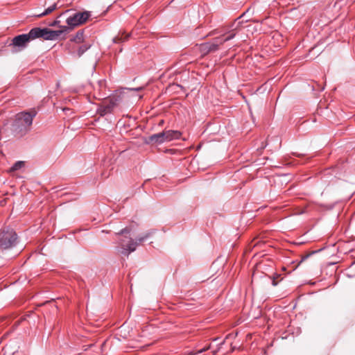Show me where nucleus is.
<instances>
[{
	"label": "nucleus",
	"instance_id": "obj_1",
	"mask_svg": "<svg viewBox=\"0 0 355 355\" xmlns=\"http://www.w3.org/2000/svg\"><path fill=\"white\" fill-rule=\"evenodd\" d=\"M130 228L125 227L117 233L119 235L124 236V239H121L119 242L122 249L121 253L124 255H129L131 252H134L139 245L146 241L153 234V232L150 231L138 236L136 240H133L131 237L128 238L125 236V234H130Z\"/></svg>",
	"mask_w": 355,
	"mask_h": 355
},
{
	"label": "nucleus",
	"instance_id": "obj_2",
	"mask_svg": "<svg viewBox=\"0 0 355 355\" xmlns=\"http://www.w3.org/2000/svg\"><path fill=\"white\" fill-rule=\"evenodd\" d=\"M37 114V112L34 108L30 111L17 113L12 125L13 130L20 133L21 135L26 134L31 130L33 119Z\"/></svg>",
	"mask_w": 355,
	"mask_h": 355
},
{
	"label": "nucleus",
	"instance_id": "obj_3",
	"mask_svg": "<svg viewBox=\"0 0 355 355\" xmlns=\"http://www.w3.org/2000/svg\"><path fill=\"white\" fill-rule=\"evenodd\" d=\"M17 235L13 229L3 228L0 230V248L6 250L16 245Z\"/></svg>",
	"mask_w": 355,
	"mask_h": 355
},
{
	"label": "nucleus",
	"instance_id": "obj_4",
	"mask_svg": "<svg viewBox=\"0 0 355 355\" xmlns=\"http://www.w3.org/2000/svg\"><path fill=\"white\" fill-rule=\"evenodd\" d=\"M182 134L180 131L168 130L163 132L152 135L149 137L151 142L156 144H162L167 141L178 139L180 138Z\"/></svg>",
	"mask_w": 355,
	"mask_h": 355
},
{
	"label": "nucleus",
	"instance_id": "obj_5",
	"mask_svg": "<svg viewBox=\"0 0 355 355\" xmlns=\"http://www.w3.org/2000/svg\"><path fill=\"white\" fill-rule=\"evenodd\" d=\"M30 43L27 33L21 34L14 37L8 46L12 48L13 52H19L24 50Z\"/></svg>",
	"mask_w": 355,
	"mask_h": 355
},
{
	"label": "nucleus",
	"instance_id": "obj_6",
	"mask_svg": "<svg viewBox=\"0 0 355 355\" xmlns=\"http://www.w3.org/2000/svg\"><path fill=\"white\" fill-rule=\"evenodd\" d=\"M90 12L85 11L83 12H76L72 16H70L67 19V27L69 28V31L74 27L83 24L85 23L90 17Z\"/></svg>",
	"mask_w": 355,
	"mask_h": 355
},
{
	"label": "nucleus",
	"instance_id": "obj_7",
	"mask_svg": "<svg viewBox=\"0 0 355 355\" xmlns=\"http://www.w3.org/2000/svg\"><path fill=\"white\" fill-rule=\"evenodd\" d=\"M119 98L112 97L107 100L104 101L97 109V113L101 116L113 112L114 109L118 105Z\"/></svg>",
	"mask_w": 355,
	"mask_h": 355
},
{
	"label": "nucleus",
	"instance_id": "obj_8",
	"mask_svg": "<svg viewBox=\"0 0 355 355\" xmlns=\"http://www.w3.org/2000/svg\"><path fill=\"white\" fill-rule=\"evenodd\" d=\"M69 32V28L66 26H60V29L53 31L48 28H44V40H55L62 34H66Z\"/></svg>",
	"mask_w": 355,
	"mask_h": 355
},
{
	"label": "nucleus",
	"instance_id": "obj_9",
	"mask_svg": "<svg viewBox=\"0 0 355 355\" xmlns=\"http://www.w3.org/2000/svg\"><path fill=\"white\" fill-rule=\"evenodd\" d=\"M220 45H221V43L218 42V37H216L211 42H206L200 44V49L202 53L207 54L217 51Z\"/></svg>",
	"mask_w": 355,
	"mask_h": 355
},
{
	"label": "nucleus",
	"instance_id": "obj_10",
	"mask_svg": "<svg viewBox=\"0 0 355 355\" xmlns=\"http://www.w3.org/2000/svg\"><path fill=\"white\" fill-rule=\"evenodd\" d=\"M30 42L36 39L42 38L44 40V28L35 27L27 33Z\"/></svg>",
	"mask_w": 355,
	"mask_h": 355
},
{
	"label": "nucleus",
	"instance_id": "obj_11",
	"mask_svg": "<svg viewBox=\"0 0 355 355\" xmlns=\"http://www.w3.org/2000/svg\"><path fill=\"white\" fill-rule=\"evenodd\" d=\"M235 35H236V33L232 31V32H230L229 35L225 37H224L223 36L218 37V42H219L220 43H221V44H223L225 42H227V41L233 39L235 37Z\"/></svg>",
	"mask_w": 355,
	"mask_h": 355
},
{
	"label": "nucleus",
	"instance_id": "obj_12",
	"mask_svg": "<svg viewBox=\"0 0 355 355\" xmlns=\"http://www.w3.org/2000/svg\"><path fill=\"white\" fill-rule=\"evenodd\" d=\"M57 8V3H55L52 6H49L48 8H46L43 12L37 15L36 16L37 17H42L45 15H47L52 12L53 10H55Z\"/></svg>",
	"mask_w": 355,
	"mask_h": 355
},
{
	"label": "nucleus",
	"instance_id": "obj_13",
	"mask_svg": "<svg viewBox=\"0 0 355 355\" xmlns=\"http://www.w3.org/2000/svg\"><path fill=\"white\" fill-rule=\"evenodd\" d=\"M83 35H84V32L83 31H78L76 35L71 40V41H73V42H75L76 43H80L82 42H83Z\"/></svg>",
	"mask_w": 355,
	"mask_h": 355
},
{
	"label": "nucleus",
	"instance_id": "obj_14",
	"mask_svg": "<svg viewBox=\"0 0 355 355\" xmlns=\"http://www.w3.org/2000/svg\"><path fill=\"white\" fill-rule=\"evenodd\" d=\"M129 37H130V35H128V34H126V35L122 34L121 35H118V36L115 37L113 40H114V42H115V43L123 42L125 41H127L128 40Z\"/></svg>",
	"mask_w": 355,
	"mask_h": 355
},
{
	"label": "nucleus",
	"instance_id": "obj_15",
	"mask_svg": "<svg viewBox=\"0 0 355 355\" xmlns=\"http://www.w3.org/2000/svg\"><path fill=\"white\" fill-rule=\"evenodd\" d=\"M90 44H83L80 46L77 51L78 57H80L85 51H87L89 48Z\"/></svg>",
	"mask_w": 355,
	"mask_h": 355
},
{
	"label": "nucleus",
	"instance_id": "obj_16",
	"mask_svg": "<svg viewBox=\"0 0 355 355\" xmlns=\"http://www.w3.org/2000/svg\"><path fill=\"white\" fill-rule=\"evenodd\" d=\"M24 166V162L23 161H17L16 162L13 166L10 168V171H16L17 170H19Z\"/></svg>",
	"mask_w": 355,
	"mask_h": 355
},
{
	"label": "nucleus",
	"instance_id": "obj_17",
	"mask_svg": "<svg viewBox=\"0 0 355 355\" xmlns=\"http://www.w3.org/2000/svg\"><path fill=\"white\" fill-rule=\"evenodd\" d=\"M211 348V344L205 346V347L198 350V351H192V352H189V353H193L195 355H199L201 353L204 352H206L207 350Z\"/></svg>",
	"mask_w": 355,
	"mask_h": 355
},
{
	"label": "nucleus",
	"instance_id": "obj_18",
	"mask_svg": "<svg viewBox=\"0 0 355 355\" xmlns=\"http://www.w3.org/2000/svg\"><path fill=\"white\" fill-rule=\"evenodd\" d=\"M224 343L225 340L218 344V347L213 351V355H216L217 354V352L219 351L220 347L224 344Z\"/></svg>",
	"mask_w": 355,
	"mask_h": 355
},
{
	"label": "nucleus",
	"instance_id": "obj_19",
	"mask_svg": "<svg viewBox=\"0 0 355 355\" xmlns=\"http://www.w3.org/2000/svg\"><path fill=\"white\" fill-rule=\"evenodd\" d=\"M60 24V21L58 20V19H55L53 21H52L49 25L51 26H58V24Z\"/></svg>",
	"mask_w": 355,
	"mask_h": 355
},
{
	"label": "nucleus",
	"instance_id": "obj_20",
	"mask_svg": "<svg viewBox=\"0 0 355 355\" xmlns=\"http://www.w3.org/2000/svg\"><path fill=\"white\" fill-rule=\"evenodd\" d=\"M275 278H276V277H273V279H272V286H277V282L275 281Z\"/></svg>",
	"mask_w": 355,
	"mask_h": 355
},
{
	"label": "nucleus",
	"instance_id": "obj_21",
	"mask_svg": "<svg viewBox=\"0 0 355 355\" xmlns=\"http://www.w3.org/2000/svg\"><path fill=\"white\" fill-rule=\"evenodd\" d=\"M130 90L139 91L142 89V87L131 88Z\"/></svg>",
	"mask_w": 355,
	"mask_h": 355
},
{
	"label": "nucleus",
	"instance_id": "obj_22",
	"mask_svg": "<svg viewBox=\"0 0 355 355\" xmlns=\"http://www.w3.org/2000/svg\"><path fill=\"white\" fill-rule=\"evenodd\" d=\"M187 355H195L193 353H188Z\"/></svg>",
	"mask_w": 355,
	"mask_h": 355
},
{
	"label": "nucleus",
	"instance_id": "obj_23",
	"mask_svg": "<svg viewBox=\"0 0 355 355\" xmlns=\"http://www.w3.org/2000/svg\"><path fill=\"white\" fill-rule=\"evenodd\" d=\"M218 340V338H214L213 340H214V341H216V340Z\"/></svg>",
	"mask_w": 355,
	"mask_h": 355
}]
</instances>
